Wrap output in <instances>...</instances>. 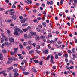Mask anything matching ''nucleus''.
Returning a JSON list of instances; mask_svg holds the SVG:
<instances>
[{
  "label": "nucleus",
  "mask_w": 77,
  "mask_h": 77,
  "mask_svg": "<svg viewBox=\"0 0 77 77\" xmlns=\"http://www.w3.org/2000/svg\"><path fill=\"white\" fill-rule=\"evenodd\" d=\"M43 53L44 54H47L48 53V49H47L46 50H43Z\"/></svg>",
  "instance_id": "7ed1b4c3"
},
{
  "label": "nucleus",
  "mask_w": 77,
  "mask_h": 77,
  "mask_svg": "<svg viewBox=\"0 0 77 77\" xmlns=\"http://www.w3.org/2000/svg\"><path fill=\"white\" fill-rule=\"evenodd\" d=\"M17 55H18V56H19V58L22 55L21 54H17Z\"/></svg>",
  "instance_id": "338daca9"
},
{
  "label": "nucleus",
  "mask_w": 77,
  "mask_h": 77,
  "mask_svg": "<svg viewBox=\"0 0 77 77\" xmlns=\"http://www.w3.org/2000/svg\"><path fill=\"white\" fill-rule=\"evenodd\" d=\"M43 62V61H40L39 63V65H43V63H42Z\"/></svg>",
  "instance_id": "bb28decb"
},
{
  "label": "nucleus",
  "mask_w": 77,
  "mask_h": 77,
  "mask_svg": "<svg viewBox=\"0 0 77 77\" xmlns=\"http://www.w3.org/2000/svg\"><path fill=\"white\" fill-rule=\"evenodd\" d=\"M23 45L24 46H27V42H24L23 43Z\"/></svg>",
  "instance_id": "37998d69"
},
{
  "label": "nucleus",
  "mask_w": 77,
  "mask_h": 77,
  "mask_svg": "<svg viewBox=\"0 0 77 77\" xmlns=\"http://www.w3.org/2000/svg\"><path fill=\"white\" fill-rule=\"evenodd\" d=\"M57 43L58 44H62V42L60 41H59L57 42Z\"/></svg>",
  "instance_id": "72a5a7b5"
},
{
  "label": "nucleus",
  "mask_w": 77,
  "mask_h": 77,
  "mask_svg": "<svg viewBox=\"0 0 77 77\" xmlns=\"http://www.w3.org/2000/svg\"><path fill=\"white\" fill-rule=\"evenodd\" d=\"M24 38L26 39H27L28 38V36H27V34H25L24 35Z\"/></svg>",
  "instance_id": "a211bd4d"
},
{
  "label": "nucleus",
  "mask_w": 77,
  "mask_h": 77,
  "mask_svg": "<svg viewBox=\"0 0 77 77\" xmlns=\"http://www.w3.org/2000/svg\"><path fill=\"white\" fill-rule=\"evenodd\" d=\"M53 60H50V62L51 63H52L53 64H54V62H53Z\"/></svg>",
  "instance_id": "4c0bfd02"
},
{
  "label": "nucleus",
  "mask_w": 77,
  "mask_h": 77,
  "mask_svg": "<svg viewBox=\"0 0 77 77\" xmlns=\"http://www.w3.org/2000/svg\"><path fill=\"white\" fill-rule=\"evenodd\" d=\"M14 30L15 32H20V29H18V28H16Z\"/></svg>",
  "instance_id": "4468645a"
},
{
  "label": "nucleus",
  "mask_w": 77,
  "mask_h": 77,
  "mask_svg": "<svg viewBox=\"0 0 77 77\" xmlns=\"http://www.w3.org/2000/svg\"><path fill=\"white\" fill-rule=\"evenodd\" d=\"M3 60V56L2 53H0V60Z\"/></svg>",
  "instance_id": "423d86ee"
},
{
  "label": "nucleus",
  "mask_w": 77,
  "mask_h": 77,
  "mask_svg": "<svg viewBox=\"0 0 77 77\" xmlns=\"http://www.w3.org/2000/svg\"><path fill=\"white\" fill-rule=\"evenodd\" d=\"M5 45V43L2 44L1 46L2 48H4L3 47H4Z\"/></svg>",
  "instance_id": "58836bf2"
},
{
  "label": "nucleus",
  "mask_w": 77,
  "mask_h": 77,
  "mask_svg": "<svg viewBox=\"0 0 77 77\" xmlns=\"http://www.w3.org/2000/svg\"><path fill=\"white\" fill-rule=\"evenodd\" d=\"M30 33L31 34V35L32 36H36V32H30Z\"/></svg>",
  "instance_id": "0eeeda50"
},
{
  "label": "nucleus",
  "mask_w": 77,
  "mask_h": 77,
  "mask_svg": "<svg viewBox=\"0 0 77 77\" xmlns=\"http://www.w3.org/2000/svg\"><path fill=\"white\" fill-rule=\"evenodd\" d=\"M22 30L24 32H27V30H28V29H27V28H25V29L23 28Z\"/></svg>",
  "instance_id": "6ab92c4d"
},
{
  "label": "nucleus",
  "mask_w": 77,
  "mask_h": 77,
  "mask_svg": "<svg viewBox=\"0 0 77 77\" xmlns=\"http://www.w3.org/2000/svg\"><path fill=\"white\" fill-rule=\"evenodd\" d=\"M33 61L35 63H39V60H33Z\"/></svg>",
  "instance_id": "412c9836"
},
{
  "label": "nucleus",
  "mask_w": 77,
  "mask_h": 77,
  "mask_svg": "<svg viewBox=\"0 0 77 77\" xmlns=\"http://www.w3.org/2000/svg\"><path fill=\"white\" fill-rule=\"evenodd\" d=\"M36 49H40L41 48L40 47V46L39 45H38V47L36 48Z\"/></svg>",
  "instance_id": "052dcab7"
},
{
  "label": "nucleus",
  "mask_w": 77,
  "mask_h": 77,
  "mask_svg": "<svg viewBox=\"0 0 77 77\" xmlns=\"http://www.w3.org/2000/svg\"><path fill=\"white\" fill-rule=\"evenodd\" d=\"M12 63V62H11V61H7V64H10V63Z\"/></svg>",
  "instance_id": "4d7b16f0"
},
{
  "label": "nucleus",
  "mask_w": 77,
  "mask_h": 77,
  "mask_svg": "<svg viewBox=\"0 0 77 77\" xmlns=\"http://www.w3.org/2000/svg\"><path fill=\"white\" fill-rule=\"evenodd\" d=\"M8 59L9 60H11V61H12V60H13V58L11 57L8 58Z\"/></svg>",
  "instance_id": "473e14b6"
},
{
  "label": "nucleus",
  "mask_w": 77,
  "mask_h": 77,
  "mask_svg": "<svg viewBox=\"0 0 77 77\" xmlns=\"http://www.w3.org/2000/svg\"><path fill=\"white\" fill-rule=\"evenodd\" d=\"M4 38H5V41H8V38L6 37H5Z\"/></svg>",
  "instance_id": "6e6d98bb"
},
{
  "label": "nucleus",
  "mask_w": 77,
  "mask_h": 77,
  "mask_svg": "<svg viewBox=\"0 0 77 77\" xmlns=\"http://www.w3.org/2000/svg\"><path fill=\"white\" fill-rule=\"evenodd\" d=\"M42 25H43V26H44V27H46V26H47V24H46V23L44 22H43L42 23Z\"/></svg>",
  "instance_id": "dca6fc26"
},
{
  "label": "nucleus",
  "mask_w": 77,
  "mask_h": 77,
  "mask_svg": "<svg viewBox=\"0 0 77 77\" xmlns=\"http://www.w3.org/2000/svg\"><path fill=\"white\" fill-rule=\"evenodd\" d=\"M23 74H24L25 75H27L29 74V72H24L23 73Z\"/></svg>",
  "instance_id": "a878e982"
},
{
  "label": "nucleus",
  "mask_w": 77,
  "mask_h": 77,
  "mask_svg": "<svg viewBox=\"0 0 77 77\" xmlns=\"http://www.w3.org/2000/svg\"><path fill=\"white\" fill-rule=\"evenodd\" d=\"M48 36L51 38H52V34L50 33H49L48 34Z\"/></svg>",
  "instance_id": "c9c22d12"
},
{
  "label": "nucleus",
  "mask_w": 77,
  "mask_h": 77,
  "mask_svg": "<svg viewBox=\"0 0 77 77\" xmlns=\"http://www.w3.org/2000/svg\"><path fill=\"white\" fill-rule=\"evenodd\" d=\"M69 62H70L71 63L72 65H74V63L73 62V61H72L70 60L69 61Z\"/></svg>",
  "instance_id": "3c124183"
},
{
  "label": "nucleus",
  "mask_w": 77,
  "mask_h": 77,
  "mask_svg": "<svg viewBox=\"0 0 77 77\" xmlns=\"http://www.w3.org/2000/svg\"><path fill=\"white\" fill-rule=\"evenodd\" d=\"M14 53H17V51L18 50V48H15L14 49Z\"/></svg>",
  "instance_id": "f8f14e48"
},
{
  "label": "nucleus",
  "mask_w": 77,
  "mask_h": 77,
  "mask_svg": "<svg viewBox=\"0 0 77 77\" xmlns=\"http://www.w3.org/2000/svg\"><path fill=\"white\" fill-rule=\"evenodd\" d=\"M55 58L56 59H58V55L57 54H55Z\"/></svg>",
  "instance_id": "79ce46f5"
},
{
  "label": "nucleus",
  "mask_w": 77,
  "mask_h": 77,
  "mask_svg": "<svg viewBox=\"0 0 77 77\" xmlns=\"http://www.w3.org/2000/svg\"><path fill=\"white\" fill-rule=\"evenodd\" d=\"M26 48H28V49H29V50H30L31 49V47L30 46H28L26 47Z\"/></svg>",
  "instance_id": "8fccbe9b"
},
{
  "label": "nucleus",
  "mask_w": 77,
  "mask_h": 77,
  "mask_svg": "<svg viewBox=\"0 0 77 77\" xmlns=\"http://www.w3.org/2000/svg\"><path fill=\"white\" fill-rule=\"evenodd\" d=\"M2 74L5 77H6V76H7V74L5 73V71H2L1 72H0V74Z\"/></svg>",
  "instance_id": "f257e3e1"
},
{
  "label": "nucleus",
  "mask_w": 77,
  "mask_h": 77,
  "mask_svg": "<svg viewBox=\"0 0 77 77\" xmlns=\"http://www.w3.org/2000/svg\"><path fill=\"white\" fill-rule=\"evenodd\" d=\"M13 66H15V67H17V66H18V64H14V65Z\"/></svg>",
  "instance_id": "e2e57ef3"
},
{
  "label": "nucleus",
  "mask_w": 77,
  "mask_h": 77,
  "mask_svg": "<svg viewBox=\"0 0 77 77\" xmlns=\"http://www.w3.org/2000/svg\"><path fill=\"white\" fill-rule=\"evenodd\" d=\"M72 5L73 6H75L77 5V3L74 2L73 3Z\"/></svg>",
  "instance_id": "bf43d9fd"
},
{
  "label": "nucleus",
  "mask_w": 77,
  "mask_h": 77,
  "mask_svg": "<svg viewBox=\"0 0 77 77\" xmlns=\"http://www.w3.org/2000/svg\"><path fill=\"white\" fill-rule=\"evenodd\" d=\"M13 69V67H10L9 68H7V69H9V70H11V69Z\"/></svg>",
  "instance_id": "a19ab883"
},
{
  "label": "nucleus",
  "mask_w": 77,
  "mask_h": 77,
  "mask_svg": "<svg viewBox=\"0 0 77 77\" xmlns=\"http://www.w3.org/2000/svg\"><path fill=\"white\" fill-rule=\"evenodd\" d=\"M75 48H73L72 50V52L73 53H75Z\"/></svg>",
  "instance_id": "c756f323"
},
{
  "label": "nucleus",
  "mask_w": 77,
  "mask_h": 77,
  "mask_svg": "<svg viewBox=\"0 0 77 77\" xmlns=\"http://www.w3.org/2000/svg\"><path fill=\"white\" fill-rule=\"evenodd\" d=\"M32 72H37V71H36V70L35 69H32Z\"/></svg>",
  "instance_id": "aec40b11"
},
{
  "label": "nucleus",
  "mask_w": 77,
  "mask_h": 77,
  "mask_svg": "<svg viewBox=\"0 0 77 77\" xmlns=\"http://www.w3.org/2000/svg\"><path fill=\"white\" fill-rule=\"evenodd\" d=\"M44 38H45V36H42V35L41 36V39H44Z\"/></svg>",
  "instance_id": "e433bc0d"
},
{
  "label": "nucleus",
  "mask_w": 77,
  "mask_h": 77,
  "mask_svg": "<svg viewBox=\"0 0 77 77\" xmlns=\"http://www.w3.org/2000/svg\"><path fill=\"white\" fill-rule=\"evenodd\" d=\"M39 39H40L39 36L38 35H36L35 37V40H36V41H39Z\"/></svg>",
  "instance_id": "ddd939ff"
},
{
  "label": "nucleus",
  "mask_w": 77,
  "mask_h": 77,
  "mask_svg": "<svg viewBox=\"0 0 77 77\" xmlns=\"http://www.w3.org/2000/svg\"><path fill=\"white\" fill-rule=\"evenodd\" d=\"M11 18H12V19L15 20H16V19H17V16H16V15H15L12 16Z\"/></svg>",
  "instance_id": "9b49d317"
},
{
  "label": "nucleus",
  "mask_w": 77,
  "mask_h": 77,
  "mask_svg": "<svg viewBox=\"0 0 77 77\" xmlns=\"http://www.w3.org/2000/svg\"><path fill=\"white\" fill-rule=\"evenodd\" d=\"M64 56H65V57H66V58H68V54H65L64 55Z\"/></svg>",
  "instance_id": "5fc2aeb1"
},
{
  "label": "nucleus",
  "mask_w": 77,
  "mask_h": 77,
  "mask_svg": "<svg viewBox=\"0 0 77 77\" xmlns=\"http://www.w3.org/2000/svg\"><path fill=\"white\" fill-rule=\"evenodd\" d=\"M35 51L38 54H39L40 53H41V51H38L37 50H36Z\"/></svg>",
  "instance_id": "cd10ccee"
},
{
  "label": "nucleus",
  "mask_w": 77,
  "mask_h": 77,
  "mask_svg": "<svg viewBox=\"0 0 77 77\" xmlns=\"http://www.w3.org/2000/svg\"><path fill=\"white\" fill-rule=\"evenodd\" d=\"M26 21V18H24L21 21V23H25V21Z\"/></svg>",
  "instance_id": "1a4fd4ad"
},
{
  "label": "nucleus",
  "mask_w": 77,
  "mask_h": 77,
  "mask_svg": "<svg viewBox=\"0 0 77 77\" xmlns=\"http://www.w3.org/2000/svg\"><path fill=\"white\" fill-rule=\"evenodd\" d=\"M14 35H17V36L18 35V32H14Z\"/></svg>",
  "instance_id": "4be33fe9"
},
{
  "label": "nucleus",
  "mask_w": 77,
  "mask_h": 77,
  "mask_svg": "<svg viewBox=\"0 0 77 77\" xmlns=\"http://www.w3.org/2000/svg\"><path fill=\"white\" fill-rule=\"evenodd\" d=\"M4 44L5 45H9V43L8 42H5L4 43Z\"/></svg>",
  "instance_id": "7c9ffc66"
},
{
  "label": "nucleus",
  "mask_w": 77,
  "mask_h": 77,
  "mask_svg": "<svg viewBox=\"0 0 77 77\" xmlns=\"http://www.w3.org/2000/svg\"><path fill=\"white\" fill-rule=\"evenodd\" d=\"M27 25H28L27 23H25V24H22V26H23V27H25L26 26H27Z\"/></svg>",
  "instance_id": "b1692460"
},
{
  "label": "nucleus",
  "mask_w": 77,
  "mask_h": 77,
  "mask_svg": "<svg viewBox=\"0 0 77 77\" xmlns=\"http://www.w3.org/2000/svg\"><path fill=\"white\" fill-rule=\"evenodd\" d=\"M19 18L20 19V20H22L23 18V16H20L19 17Z\"/></svg>",
  "instance_id": "0e129e2a"
},
{
  "label": "nucleus",
  "mask_w": 77,
  "mask_h": 77,
  "mask_svg": "<svg viewBox=\"0 0 77 77\" xmlns=\"http://www.w3.org/2000/svg\"><path fill=\"white\" fill-rule=\"evenodd\" d=\"M10 54L11 55H14V53L13 52H11Z\"/></svg>",
  "instance_id": "69168bd1"
},
{
  "label": "nucleus",
  "mask_w": 77,
  "mask_h": 77,
  "mask_svg": "<svg viewBox=\"0 0 77 77\" xmlns=\"http://www.w3.org/2000/svg\"><path fill=\"white\" fill-rule=\"evenodd\" d=\"M8 23H11V22L12 21V20H11V19H8Z\"/></svg>",
  "instance_id": "603ef678"
},
{
  "label": "nucleus",
  "mask_w": 77,
  "mask_h": 77,
  "mask_svg": "<svg viewBox=\"0 0 77 77\" xmlns=\"http://www.w3.org/2000/svg\"><path fill=\"white\" fill-rule=\"evenodd\" d=\"M47 4H48V5H53V1H51L49 2L48 1H47Z\"/></svg>",
  "instance_id": "20e7f679"
},
{
  "label": "nucleus",
  "mask_w": 77,
  "mask_h": 77,
  "mask_svg": "<svg viewBox=\"0 0 77 77\" xmlns=\"http://www.w3.org/2000/svg\"><path fill=\"white\" fill-rule=\"evenodd\" d=\"M50 58L51 59V60H53L54 59V57L53 56H51L50 57Z\"/></svg>",
  "instance_id": "a18cd8bd"
},
{
  "label": "nucleus",
  "mask_w": 77,
  "mask_h": 77,
  "mask_svg": "<svg viewBox=\"0 0 77 77\" xmlns=\"http://www.w3.org/2000/svg\"><path fill=\"white\" fill-rule=\"evenodd\" d=\"M1 35L2 36V37H3V38H5V35H4V33H2L1 34Z\"/></svg>",
  "instance_id": "de8ad7c7"
},
{
  "label": "nucleus",
  "mask_w": 77,
  "mask_h": 77,
  "mask_svg": "<svg viewBox=\"0 0 77 77\" xmlns=\"http://www.w3.org/2000/svg\"><path fill=\"white\" fill-rule=\"evenodd\" d=\"M8 34V36H12V34H11V31L10 30H8L7 31Z\"/></svg>",
  "instance_id": "f03ea898"
},
{
  "label": "nucleus",
  "mask_w": 77,
  "mask_h": 77,
  "mask_svg": "<svg viewBox=\"0 0 77 77\" xmlns=\"http://www.w3.org/2000/svg\"><path fill=\"white\" fill-rule=\"evenodd\" d=\"M7 52V51L5 49H4L2 50V53H6Z\"/></svg>",
  "instance_id": "393cba45"
},
{
  "label": "nucleus",
  "mask_w": 77,
  "mask_h": 77,
  "mask_svg": "<svg viewBox=\"0 0 77 77\" xmlns=\"http://www.w3.org/2000/svg\"><path fill=\"white\" fill-rule=\"evenodd\" d=\"M74 18H72L71 19V22L72 23H74Z\"/></svg>",
  "instance_id": "09e8293b"
},
{
  "label": "nucleus",
  "mask_w": 77,
  "mask_h": 77,
  "mask_svg": "<svg viewBox=\"0 0 77 77\" xmlns=\"http://www.w3.org/2000/svg\"><path fill=\"white\" fill-rule=\"evenodd\" d=\"M49 43L50 44H55V41L53 40H51L50 41Z\"/></svg>",
  "instance_id": "f3484780"
},
{
  "label": "nucleus",
  "mask_w": 77,
  "mask_h": 77,
  "mask_svg": "<svg viewBox=\"0 0 77 77\" xmlns=\"http://www.w3.org/2000/svg\"><path fill=\"white\" fill-rule=\"evenodd\" d=\"M19 46L20 47V48H23V45H22L21 44H20L19 45Z\"/></svg>",
  "instance_id": "c03bdc74"
},
{
  "label": "nucleus",
  "mask_w": 77,
  "mask_h": 77,
  "mask_svg": "<svg viewBox=\"0 0 77 77\" xmlns=\"http://www.w3.org/2000/svg\"><path fill=\"white\" fill-rule=\"evenodd\" d=\"M73 57H75V58H76V55H75V54H73Z\"/></svg>",
  "instance_id": "864d4df0"
},
{
  "label": "nucleus",
  "mask_w": 77,
  "mask_h": 77,
  "mask_svg": "<svg viewBox=\"0 0 77 77\" xmlns=\"http://www.w3.org/2000/svg\"><path fill=\"white\" fill-rule=\"evenodd\" d=\"M63 54L62 53H58V55L59 56H62Z\"/></svg>",
  "instance_id": "f704fd0d"
},
{
  "label": "nucleus",
  "mask_w": 77,
  "mask_h": 77,
  "mask_svg": "<svg viewBox=\"0 0 77 77\" xmlns=\"http://www.w3.org/2000/svg\"><path fill=\"white\" fill-rule=\"evenodd\" d=\"M13 75L14 77H18V76H19V74L17 72H15V73Z\"/></svg>",
  "instance_id": "6e6552de"
},
{
  "label": "nucleus",
  "mask_w": 77,
  "mask_h": 77,
  "mask_svg": "<svg viewBox=\"0 0 77 77\" xmlns=\"http://www.w3.org/2000/svg\"><path fill=\"white\" fill-rule=\"evenodd\" d=\"M23 62H24V63H26L27 62V60H23Z\"/></svg>",
  "instance_id": "774afa93"
},
{
  "label": "nucleus",
  "mask_w": 77,
  "mask_h": 77,
  "mask_svg": "<svg viewBox=\"0 0 77 77\" xmlns=\"http://www.w3.org/2000/svg\"><path fill=\"white\" fill-rule=\"evenodd\" d=\"M12 71H13V72H18V69L17 68H16L13 69Z\"/></svg>",
  "instance_id": "2eb2a0df"
},
{
  "label": "nucleus",
  "mask_w": 77,
  "mask_h": 77,
  "mask_svg": "<svg viewBox=\"0 0 77 77\" xmlns=\"http://www.w3.org/2000/svg\"><path fill=\"white\" fill-rule=\"evenodd\" d=\"M50 55H48L47 57V58L46 59V60H48L50 59Z\"/></svg>",
  "instance_id": "c85d7f7f"
},
{
  "label": "nucleus",
  "mask_w": 77,
  "mask_h": 77,
  "mask_svg": "<svg viewBox=\"0 0 77 77\" xmlns=\"http://www.w3.org/2000/svg\"><path fill=\"white\" fill-rule=\"evenodd\" d=\"M29 54H33L34 53V50H32L29 51Z\"/></svg>",
  "instance_id": "9d476101"
},
{
  "label": "nucleus",
  "mask_w": 77,
  "mask_h": 77,
  "mask_svg": "<svg viewBox=\"0 0 77 77\" xmlns=\"http://www.w3.org/2000/svg\"><path fill=\"white\" fill-rule=\"evenodd\" d=\"M38 27L41 29L42 27V26L41 25L38 26Z\"/></svg>",
  "instance_id": "13d9d810"
},
{
  "label": "nucleus",
  "mask_w": 77,
  "mask_h": 77,
  "mask_svg": "<svg viewBox=\"0 0 77 77\" xmlns=\"http://www.w3.org/2000/svg\"><path fill=\"white\" fill-rule=\"evenodd\" d=\"M1 43H3V41H4V40L2 38H1Z\"/></svg>",
  "instance_id": "680f3d73"
},
{
  "label": "nucleus",
  "mask_w": 77,
  "mask_h": 77,
  "mask_svg": "<svg viewBox=\"0 0 77 77\" xmlns=\"http://www.w3.org/2000/svg\"><path fill=\"white\" fill-rule=\"evenodd\" d=\"M15 14V12H11L10 13V15H13V16H14V14Z\"/></svg>",
  "instance_id": "5701e85b"
},
{
  "label": "nucleus",
  "mask_w": 77,
  "mask_h": 77,
  "mask_svg": "<svg viewBox=\"0 0 77 77\" xmlns=\"http://www.w3.org/2000/svg\"><path fill=\"white\" fill-rule=\"evenodd\" d=\"M36 29L37 31H38V32H40L41 31V29H39V28H36Z\"/></svg>",
  "instance_id": "ea45409f"
},
{
  "label": "nucleus",
  "mask_w": 77,
  "mask_h": 77,
  "mask_svg": "<svg viewBox=\"0 0 77 77\" xmlns=\"http://www.w3.org/2000/svg\"><path fill=\"white\" fill-rule=\"evenodd\" d=\"M27 1L28 2H29V4H32V0H27Z\"/></svg>",
  "instance_id": "49530a36"
},
{
  "label": "nucleus",
  "mask_w": 77,
  "mask_h": 77,
  "mask_svg": "<svg viewBox=\"0 0 77 77\" xmlns=\"http://www.w3.org/2000/svg\"><path fill=\"white\" fill-rule=\"evenodd\" d=\"M67 52L68 53H69V54H71L72 53V52H71V51H70V50H69L67 51Z\"/></svg>",
  "instance_id": "2f4dec72"
},
{
  "label": "nucleus",
  "mask_w": 77,
  "mask_h": 77,
  "mask_svg": "<svg viewBox=\"0 0 77 77\" xmlns=\"http://www.w3.org/2000/svg\"><path fill=\"white\" fill-rule=\"evenodd\" d=\"M9 40L10 42H14V39L13 38H10L9 39Z\"/></svg>",
  "instance_id": "39448f33"
}]
</instances>
